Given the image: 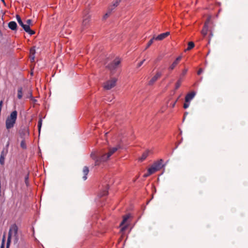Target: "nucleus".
I'll return each mask as SVG.
<instances>
[{"instance_id": "nucleus-14", "label": "nucleus", "mask_w": 248, "mask_h": 248, "mask_svg": "<svg viewBox=\"0 0 248 248\" xmlns=\"http://www.w3.org/2000/svg\"><path fill=\"white\" fill-rule=\"evenodd\" d=\"M8 27L12 31H16L17 28V25L16 22L11 21L8 23Z\"/></svg>"}, {"instance_id": "nucleus-12", "label": "nucleus", "mask_w": 248, "mask_h": 248, "mask_svg": "<svg viewBox=\"0 0 248 248\" xmlns=\"http://www.w3.org/2000/svg\"><path fill=\"white\" fill-rule=\"evenodd\" d=\"M170 34V32H166L158 35L157 37H155V40H162Z\"/></svg>"}, {"instance_id": "nucleus-36", "label": "nucleus", "mask_w": 248, "mask_h": 248, "mask_svg": "<svg viewBox=\"0 0 248 248\" xmlns=\"http://www.w3.org/2000/svg\"><path fill=\"white\" fill-rule=\"evenodd\" d=\"M26 23H27V25H29V26L30 25H32V20L31 19H28L27 21H26Z\"/></svg>"}, {"instance_id": "nucleus-19", "label": "nucleus", "mask_w": 248, "mask_h": 248, "mask_svg": "<svg viewBox=\"0 0 248 248\" xmlns=\"http://www.w3.org/2000/svg\"><path fill=\"white\" fill-rule=\"evenodd\" d=\"M16 17L18 23L24 29L25 28V27H26L27 26V25L24 24L23 23V22H22V21L21 19L20 16L18 15H17L16 16Z\"/></svg>"}, {"instance_id": "nucleus-13", "label": "nucleus", "mask_w": 248, "mask_h": 248, "mask_svg": "<svg viewBox=\"0 0 248 248\" xmlns=\"http://www.w3.org/2000/svg\"><path fill=\"white\" fill-rule=\"evenodd\" d=\"M163 160L160 159V160L154 163L153 165L155 168L157 170H160L163 166L162 165Z\"/></svg>"}, {"instance_id": "nucleus-45", "label": "nucleus", "mask_w": 248, "mask_h": 248, "mask_svg": "<svg viewBox=\"0 0 248 248\" xmlns=\"http://www.w3.org/2000/svg\"><path fill=\"white\" fill-rule=\"evenodd\" d=\"M188 93H195L194 92H189Z\"/></svg>"}, {"instance_id": "nucleus-33", "label": "nucleus", "mask_w": 248, "mask_h": 248, "mask_svg": "<svg viewBox=\"0 0 248 248\" xmlns=\"http://www.w3.org/2000/svg\"><path fill=\"white\" fill-rule=\"evenodd\" d=\"M25 182L27 186L29 185V174L26 175L25 176Z\"/></svg>"}, {"instance_id": "nucleus-9", "label": "nucleus", "mask_w": 248, "mask_h": 248, "mask_svg": "<svg viewBox=\"0 0 248 248\" xmlns=\"http://www.w3.org/2000/svg\"><path fill=\"white\" fill-rule=\"evenodd\" d=\"M19 134L22 138H25L29 135V129L27 127L21 129L19 131Z\"/></svg>"}, {"instance_id": "nucleus-1", "label": "nucleus", "mask_w": 248, "mask_h": 248, "mask_svg": "<svg viewBox=\"0 0 248 248\" xmlns=\"http://www.w3.org/2000/svg\"><path fill=\"white\" fill-rule=\"evenodd\" d=\"M121 148L120 145H117L115 147L109 148L108 151L106 153L100 154L99 157H97L94 154H91V157L95 160V166L99 165L101 162H105L109 159V157L115 153L118 149Z\"/></svg>"}, {"instance_id": "nucleus-44", "label": "nucleus", "mask_w": 248, "mask_h": 248, "mask_svg": "<svg viewBox=\"0 0 248 248\" xmlns=\"http://www.w3.org/2000/svg\"><path fill=\"white\" fill-rule=\"evenodd\" d=\"M1 0V1H2V2L3 3V4H4V5H5V2L4 0Z\"/></svg>"}, {"instance_id": "nucleus-35", "label": "nucleus", "mask_w": 248, "mask_h": 248, "mask_svg": "<svg viewBox=\"0 0 248 248\" xmlns=\"http://www.w3.org/2000/svg\"><path fill=\"white\" fill-rule=\"evenodd\" d=\"M29 98H31L32 101L34 102V103H35L37 102V100L35 99L32 95V94H30V96L28 97Z\"/></svg>"}, {"instance_id": "nucleus-18", "label": "nucleus", "mask_w": 248, "mask_h": 248, "mask_svg": "<svg viewBox=\"0 0 248 248\" xmlns=\"http://www.w3.org/2000/svg\"><path fill=\"white\" fill-rule=\"evenodd\" d=\"M24 30L26 32H28L30 35H33L35 33L34 31L31 29L29 25H27L26 27H25Z\"/></svg>"}, {"instance_id": "nucleus-40", "label": "nucleus", "mask_w": 248, "mask_h": 248, "mask_svg": "<svg viewBox=\"0 0 248 248\" xmlns=\"http://www.w3.org/2000/svg\"><path fill=\"white\" fill-rule=\"evenodd\" d=\"M177 100H176L175 102H174L171 105V107L172 108L174 107L175 105V104H176V102Z\"/></svg>"}, {"instance_id": "nucleus-4", "label": "nucleus", "mask_w": 248, "mask_h": 248, "mask_svg": "<svg viewBox=\"0 0 248 248\" xmlns=\"http://www.w3.org/2000/svg\"><path fill=\"white\" fill-rule=\"evenodd\" d=\"M121 62V59L119 58H116L106 66V68L110 71L111 76L113 75L115 73V70L120 64Z\"/></svg>"}, {"instance_id": "nucleus-7", "label": "nucleus", "mask_w": 248, "mask_h": 248, "mask_svg": "<svg viewBox=\"0 0 248 248\" xmlns=\"http://www.w3.org/2000/svg\"><path fill=\"white\" fill-rule=\"evenodd\" d=\"M195 94H186L185 97L184 108H187L189 106L190 101L194 98Z\"/></svg>"}, {"instance_id": "nucleus-43", "label": "nucleus", "mask_w": 248, "mask_h": 248, "mask_svg": "<svg viewBox=\"0 0 248 248\" xmlns=\"http://www.w3.org/2000/svg\"><path fill=\"white\" fill-rule=\"evenodd\" d=\"M125 228H126V227H122V231H124V230H125Z\"/></svg>"}, {"instance_id": "nucleus-3", "label": "nucleus", "mask_w": 248, "mask_h": 248, "mask_svg": "<svg viewBox=\"0 0 248 248\" xmlns=\"http://www.w3.org/2000/svg\"><path fill=\"white\" fill-rule=\"evenodd\" d=\"M17 111L15 110L12 112L10 116L7 117L6 120V127L7 129H9L14 127L17 118Z\"/></svg>"}, {"instance_id": "nucleus-23", "label": "nucleus", "mask_w": 248, "mask_h": 248, "mask_svg": "<svg viewBox=\"0 0 248 248\" xmlns=\"http://www.w3.org/2000/svg\"><path fill=\"white\" fill-rule=\"evenodd\" d=\"M35 53V50L34 48V47H31L30 49V54H31V59H32V60H34V54Z\"/></svg>"}, {"instance_id": "nucleus-39", "label": "nucleus", "mask_w": 248, "mask_h": 248, "mask_svg": "<svg viewBox=\"0 0 248 248\" xmlns=\"http://www.w3.org/2000/svg\"><path fill=\"white\" fill-rule=\"evenodd\" d=\"M17 97L18 99H21L22 97V94H18Z\"/></svg>"}, {"instance_id": "nucleus-24", "label": "nucleus", "mask_w": 248, "mask_h": 248, "mask_svg": "<svg viewBox=\"0 0 248 248\" xmlns=\"http://www.w3.org/2000/svg\"><path fill=\"white\" fill-rule=\"evenodd\" d=\"M148 170V172H149V174H152L157 171V170H156L155 168L153 166V165H152Z\"/></svg>"}, {"instance_id": "nucleus-30", "label": "nucleus", "mask_w": 248, "mask_h": 248, "mask_svg": "<svg viewBox=\"0 0 248 248\" xmlns=\"http://www.w3.org/2000/svg\"><path fill=\"white\" fill-rule=\"evenodd\" d=\"M121 0H116L115 2L113 3L112 6H111L110 7L113 8V7H116L118 6Z\"/></svg>"}, {"instance_id": "nucleus-34", "label": "nucleus", "mask_w": 248, "mask_h": 248, "mask_svg": "<svg viewBox=\"0 0 248 248\" xmlns=\"http://www.w3.org/2000/svg\"><path fill=\"white\" fill-rule=\"evenodd\" d=\"M187 71V69H184L182 71V74H181L180 78H181L182 77H184L186 75Z\"/></svg>"}, {"instance_id": "nucleus-32", "label": "nucleus", "mask_w": 248, "mask_h": 248, "mask_svg": "<svg viewBox=\"0 0 248 248\" xmlns=\"http://www.w3.org/2000/svg\"><path fill=\"white\" fill-rule=\"evenodd\" d=\"M5 241V234H4L3 236L1 244V246H0V247H2V248H4Z\"/></svg>"}, {"instance_id": "nucleus-38", "label": "nucleus", "mask_w": 248, "mask_h": 248, "mask_svg": "<svg viewBox=\"0 0 248 248\" xmlns=\"http://www.w3.org/2000/svg\"><path fill=\"white\" fill-rule=\"evenodd\" d=\"M203 72V70L202 68H200L197 72V74L200 75Z\"/></svg>"}, {"instance_id": "nucleus-8", "label": "nucleus", "mask_w": 248, "mask_h": 248, "mask_svg": "<svg viewBox=\"0 0 248 248\" xmlns=\"http://www.w3.org/2000/svg\"><path fill=\"white\" fill-rule=\"evenodd\" d=\"M162 76V73L160 72L157 71L155 74L148 82V85L152 86L155 84L157 80L160 78Z\"/></svg>"}, {"instance_id": "nucleus-25", "label": "nucleus", "mask_w": 248, "mask_h": 248, "mask_svg": "<svg viewBox=\"0 0 248 248\" xmlns=\"http://www.w3.org/2000/svg\"><path fill=\"white\" fill-rule=\"evenodd\" d=\"M195 46L194 43L193 42H189L188 43V47L185 50V51L186 50H190L192 48H193Z\"/></svg>"}, {"instance_id": "nucleus-41", "label": "nucleus", "mask_w": 248, "mask_h": 248, "mask_svg": "<svg viewBox=\"0 0 248 248\" xmlns=\"http://www.w3.org/2000/svg\"><path fill=\"white\" fill-rule=\"evenodd\" d=\"M150 174H149V172L148 171V173H146V174H145L144 175V177H148V176H149Z\"/></svg>"}, {"instance_id": "nucleus-29", "label": "nucleus", "mask_w": 248, "mask_h": 248, "mask_svg": "<svg viewBox=\"0 0 248 248\" xmlns=\"http://www.w3.org/2000/svg\"><path fill=\"white\" fill-rule=\"evenodd\" d=\"M181 82H182V79H181V78H180L178 79L177 83H176V85H175L176 89H177L179 88V87L180 86V85L181 84Z\"/></svg>"}, {"instance_id": "nucleus-21", "label": "nucleus", "mask_w": 248, "mask_h": 248, "mask_svg": "<svg viewBox=\"0 0 248 248\" xmlns=\"http://www.w3.org/2000/svg\"><path fill=\"white\" fill-rule=\"evenodd\" d=\"M5 155H6V153H5L3 151H2L0 153V163L1 165H3L4 163V159H5Z\"/></svg>"}, {"instance_id": "nucleus-20", "label": "nucleus", "mask_w": 248, "mask_h": 248, "mask_svg": "<svg viewBox=\"0 0 248 248\" xmlns=\"http://www.w3.org/2000/svg\"><path fill=\"white\" fill-rule=\"evenodd\" d=\"M148 155H149V151H145V152H144L142 154L139 160L140 161H143L146 158V157L148 156Z\"/></svg>"}, {"instance_id": "nucleus-37", "label": "nucleus", "mask_w": 248, "mask_h": 248, "mask_svg": "<svg viewBox=\"0 0 248 248\" xmlns=\"http://www.w3.org/2000/svg\"><path fill=\"white\" fill-rule=\"evenodd\" d=\"M145 61V59H144L143 61L140 62L138 64V67H140L144 62Z\"/></svg>"}, {"instance_id": "nucleus-26", "label": "nucleus", "mask_w": 248, "mask_h": 248, "mask_svg": "<svg viewBox=\"0 0 248 248\" xmlns=\"http://www.w3.org/2000/svg\"><path fill=\"white\" fill-rule=\"evenodd\" d=\"M155 36H154L152 39H151L147 44V45L145 48V49H147L153 43L154 40H155Z\"/></svg>"}, {"instance_id": "nucleus-10", "label": "nucleus", "mask_w": 248, "mask_h": 248, "mask_svg": "<svg viewBox=\"0 0 248 248\" xmlns=\"http://www.w3.org/2000/svg\"><path fill=\"white\" fill-rule=\"evenodd\" d=\"M182 59V56H180L178 57L176 60L173 62V63L171 64V65L169 67V69L170 70H172L178 64L179 62Z\"/></svg>"}, {"instance_id": "nucleus-31", "label": "nucleus", "mask_w": 248, "mask_h": 248, "mask_svg": "<svg viewBox=\"0 0 248 248\" xmlns=\"http://www.w3.org/2000/svg\"><path fill=\"white\" fill-rule=\"evenodd\" d=\"M20 146L23 149H26V145L25 143V141L24 140H22L20 143Z\"/></svg>"}, {"instance_id": "nucleus-27", "label": "nucleus", "mask_w": 248, "mask_h": 248, "mask_svg": "<svg viewBox=\"0 0 248 248\" xmlns=\"http://www.w3.org/2000/svg\"><path fill=\"white\" fill-rule=\"evenodd\" d=\"M128 218H129V216L128 215L124 216V218H123V220L120 224V226H122L125 223V222L127 220Z\"/></svg>"}, {"instance_id": "nucleus-17", "label": "nucleus", "mask_w": 248, "mask_h": 248, "mask_svg": "<svg viewBox=\"0 0 248 248\" xmlns=\"http://www.w3.org/2000/svg\"><path fill=\"white\" fill-rule=\"evenodd\" d=\"M114 8L112 7H109L108 8L107 13L103 16V19H106L110 15Z\"/></svg>"}, {"instance_id": "nucleus-22", "label": "nucleus", "mask_w": 248, "mask_h": 248, "mask_svg": "<svg viewBox=\"0 0 248 248\" xmlns=\"http://www.w3.org/2000/svg\"><path fill=\"white\" fill-rule=\"evenodd\" d=\"M32 93V91L29 90H27L25 88H20L18 89L17 93Z\"/></svg>"}, {"instance_id": "nucleus-5", "label": "nucleus", "mask_w": 248, "mask_h": 248, "mask_svg": "<svg viewBox=\"0 0 248 248\" xmlns=\"http://www.w3.org/2000/svg\"><path fill=\"white\" fill-rule=\"evenodd\" d=\"M89 13L90 11L89 9H86L83 12L82 23V27H86L89 25L91 18V15H89Z\"/></svg>"}, {"instance_id": "nucleus-42", "label": "nucleus", "mask_w": 248, "mask_h": 248, "mask_svg": "<svg viewBox=\"0 0 248 248\" xmlns=\"http://www.w3.org/2000/svg\"><path fill=\"white\" fill-rule=\"evenodd\" d=\"M2 33L1 31L0 30V37H2Z\"/></svg>"}, {"instance_id": "nucleus-6", "label": "nucleus", "mask_w": 248, "mask_h": 248, "mask_svg": "<svg viewBox=\"0 0 248 248\" xmlns=\"http://www.w3.org/2000/svg\"><path fill=\"white\" fill-rule=\"evenodd\" d=\"M117 81V78H112L110 80L106 81L104 83L103 88L106 90H108L113 88Z\"/></svg>"}, {"instance_id": "nucleus-15", "label": "nucleus", "mask_w": 248, "mask_h": 248, "mask_svg": "<svg viewBox=\"0 0 248 248\" xmlns=\"http://www.w3.org/2000/svg\"><path fill=\"white\" fill-rule=\"evenodd\" d=\"M82 172L83 173L82 179L84 181H85L87 179V176L89 172V168L87 166H84L83 168Z\"/></svg>"}, {"instance_id": "nucleus-11", "label": "nucleus", "mask_w": 248, "mask_h": 248, "mask_svg": "<svg viewBox=\"0 0 248 248\" xmlns=\"http://www.w3.org/2000/svg\"><path fill=\"white\" fill-rule=\"evenodd\" d=\"M209 20H207L204 23L203 28L201 31L202 34L204 37L206 35L208 31Z\"/></svg>"}, {"instance_id": "nucleus-2", "label": "nucleus", "mask_w": 248, "mask_h": 248, "mask_svg": "<svg viewBox=\"0 0 248 248\" xmlns=\"http://www.w3.org/2000/svg\"><path fill=\"white\" fill-rule=\"evenodd\" d=\"M17 231L18 228L16 224H15L11 225L8 232L7 241L6 243V248H10V244L11 242V239L13 236L14 237V243L16 244L17 243L18 240Z\"/></svg>"}, {"instance_id": "nucleus-28", "label": "nucleus", "mask_w": 248, "mask_h": 248, "mask_svg": "<svg viewBox=\"0 0 248 248\" xmlns=\"http://www.w3.org/2000/svg\"><path fill=\"white\" fill-rule=\"evenodd\" d=\"M42 124V120L40 118L38 122V128L39 133H40L41 128Z\"/></svg>"}, {"instance_id": "nucleus-16", "label": "nucleus", "mask_w": 248, "mask_h": 248, "mask_svg": "<svg viewBox=\"0 0 248 248\" xmlns=\"http://www.w3.org/2000/svg\"><path fill=\"white\" fill-rule=\"evenodd\" d=\"M108 188H109L108 185H107L105 186L104 189L100 192V193L99 194V196L100 197H102L107 195L108 193Z\"/></svg>"}]
</instances>
